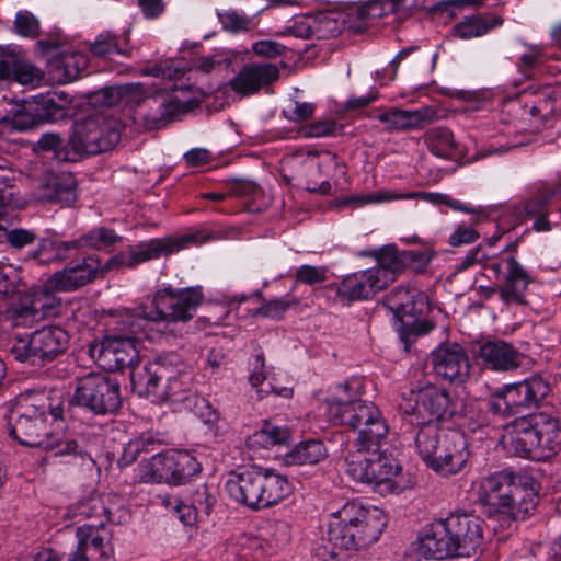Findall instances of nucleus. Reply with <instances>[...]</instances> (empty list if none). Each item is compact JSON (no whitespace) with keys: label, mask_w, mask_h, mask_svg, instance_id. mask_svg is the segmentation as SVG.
Here are the masks:
<instances>
[{"label":"nucleus","mask_w":561,"mask_h":561,"mask_svg":"<svg viewBox=\"0 0 561 561\" xmlns=\"http://www.w3.org/2000/svg\"><path fill=\"white\" fill-rule=\"evenodd\" d=\"M388 304L402 323L401 336L405 343L430 333L434 325L424 317L430 310L427 296L415 288L397 287L388 296Z\"/></svg>","instance_id":"13"},{"label":"nucleus","mask_w":561,"mask_h":561,"mask_svg":"<svg viewBox=\"0 0 561 561\" xmlns=\"http://www.w3.org/2000/svg\"><path fill=\"white\" fill-rule=\"evenodd\" d=\"M59 35H54L49 41H37V48L41 55L47 59L48 79L57 84H62L77 79L80 72L87 67L88 60L80 53H56L48 55L59 48Z\"/></svg>","instance_id":"19"},{"label":"nucleus","mask_w":561,"mask_h":561,"mask_svg":"<svg viewBox=\"0 0 561 561\" xmlns=\"http://www.w3.org/2000/svg\"><path fill=\"white\" fill-rule=\"evenodd\" d=\"M420 197L426 202H430L434 205H446L454 210L463 211L468 214H474L479 216L485 217V210L482 207H469L462 204L458 199H454L446 194L440 193H431V192H413L404 195H393L389 192H376L369 194H360V195H352L350 197H345L340 202V205L343 207H362L367 204H377L389 202L397 198H416Z\"/></svg>","instance_id":"20"},{"label":"nucleus","mask_w":561,"mask_h":561,"mask_svg":"<svg viewBox=\"0 0 561 561\" xmlns=\"http://www.w3.org/2000/svg\"><path fill=\"white\" fill-rule=\"evenodd\" d=\"M14 32L22 37H35V18L28 11H19L13 22Z\"/></svg>","instance_id":"61"},{"label":"nucleus","mask_w":561,"mask_h":561,"mask_svg":"<svg viewBox=\"0 0 561 561\" xmlns=\"http://www.w3.org/2000/svg\"><path fill=\"white\" fill-rule=\"evenodd\" d=\"M480 221L479 218L474 219L472 225H467L465 222L459 224L456 229L450 233L448 238V243L451 247H459L462 244H471L476 242L480 234L474 229L473 225H477Z\"/></svg>","instance_id":"55"},{"label":"nucleus","mask_w":561,"mask_h":561,"mask_svg":"<svg viewBox=\"0 0 561 561\" xmlns=\"http://www.w3.org/2000/svg\"><path fill=\"white\" fill-rule=\"evenodd\" d=\"M204 294L202 287H186L175 289L171 286L159 289L152 298V309L140 306L135 310L139 317L149 322H188L202 305Z\"/></svg>","instance_id":"9"},{"label":"nucleus","mask_w":561,"mask_h":561,"mask_svg":"<svg viewBox=\"0 0 561 561\" xmlns=\"http://www.w3.org/2000/svg\"><path fill=\"white\" fill-rule=\"evenodd\" d=\"M158 443L159 440L156 439L152 434L146 433L131 439L126 447V451L133 456V459H136L137 455L140 453L154 451V446Z\"/></svg>","instance_id":"63"},{"label":"nucleus","mask_w":561,"mask_h":561,"mask_svg":"<svg viewBox=\"0 0 561 561\" xmlns=\"http://www.w3.org/2000/svg\"><path fill=\"white\" fill-rule=\"evenodd\" d=\"M479 356L493 370L510 371L522 365L523 355L510 343L490 341L480 346Z\"/></svg>","instance_id":"29"},{"label":"nucleus","mask_w":561,"mask_h":561,"mask_svg":"<svg viewBox=\"0 0 561 561\" xmlns=\"http://www.w3.org/2000/svg\"><path fill=\"white\" fill-rule=\"evenodd\" d=\"M124 88H131L124 93L123 103L126 105H140L146 101L145 89L141 83H127ZM149 112L137 113L136 122L147 130L160 129L167 126L180 113H184V105L178 98L161 94L147 99Z\"/></svg>","instance_id":"17"},{"label":"nucleus","mask_w":561,"mask_h":561,"mask_svg":"<svg viewBox=\"0 0 561 561\" xmlns=\"http://www.w3.org/2000/svg\"><path fill=\"white\" fill-rule=\"evenodd\" d=\"M435 115L436 112L432 107L415 111L392 107L378 114L377 118L386 125L388 131H400L423 127L431 123Z\"/></svg>","instance_id":"30"},{"label":"nucleus","mask_w":561,"mask_h":561,"mask_svg":"<svg viewBox=\"0 0 561 561\" xmlns=\"http://www.w3.org/2000/svg\"><path fill=\"white\" fill-rule=\"evenodd\" d=\"M502 283L493 287H481L484 298L499 294L505 305H526V291L534 282L530 273L513 255L491 262L484 266Z\"/></svg>","instance_id":"15"},{"label":"nucleus","mask_w":561,"mask_h":561,"mask_svg":"<svg viewBox=\"0 0 561 561\" xmlns=\"http://www.w3.org/2000/svg\"><path fill=\"white\" fill-rule=\"evenodd\" d=\"M327 457V449L320 440H307L298 444L288 455L291 465H314Z\"/></svg>","instance_id":"42"},{"label":"nucleus","mask_w":561,"mask_h":561,"mask_svg":"<svg viewBox=\"0 0 561 561\" xmlns=\"http://www.w3.org/2000/svg\"><path fill=\"white\" fill-rule=\"evenodd\" d=\"M386 526V515L378 507L347 502L332 514L318 553L324 561H333L343 551L366 549L378 541Z\"/></svg>","instance_id":"2"},{"label":"nucleus","mask_w":561,"mask_h":561,"mask_svg":"<svg viewBox=\"0 0 561 561\" xmlns=\"http://www.w3.org/2000/svg\"><path fill=\"white\" fill-rule=\"evenodd\" d=\"M35 331L26 333L25 335H15L14 344L11 347V353L19 362H25L35 354L33 348V337Z\"/></svg>","instance_id":"59"},{"label":"nucleus","mask_w":561,"mask_h":561,"mask_svg":"<svg viewBox=\"0 0 561 561\" xmlns=\"http://www.w3.org/2000/svg\"><path fill=\"white\" fill-rule=\"evenodd\" d=\"M478 502L489 514L502 513L513 519H524L536 507L537 482L526 474L495 472L479 481Z\"/></svg>","instance_id":"3"},{"label":"nucleus","mask_w":561,"mask_h":561,"mask_svg":"<svg viewBox=\"0 0 561 561\" xmlns=\"http://www.w3.org/2000/svg\"><path fill=\"white\" fill-rule=\"evenodd\" d=\"M482 520L471 514H451L431 525L421 539V551L435 559L471 557L483 541Z\"/></svg>","instance_id":"4"},{"label":"nucleus","mask_w":561,"mask_h":561,"mask_svg":"<svg viewBox=\"0 0 561 561\" xmlns=\"http://www.w3.org/2000/svg\"><path fill=\"white\" fill-rule=\"evenodd\" d=\"M424 142L428 150L440 158H451L457 144L453 133L445 127H434L424 134Z\"/></svg>","instance_id":"41"},{"label":"nucleus","mask_w":561,"mask_h":561,"mask_svg":"<svg viewBox=\"0 0 561 561\" xmlns=\"http://www.w3.org/2000/svg\"><path fill=\"white\" fill-rule=\"evenodd\" d=\"M399 409L404 420L417 430L437 425V421L461 414L449 393L435 386H427L417 392H411L409 397H402Z\"/></svg>","instance_id":"10"},{"label":"nucleus","mask_w":561,"mask_h":561,"mask_svg":"<svg viewBox=\"0 0 561 561\" xmlns=\"http://www.w3.org/2000/svg\"><path fill=\"white\" fill-rule=\"evenodd\" d=\"M295 279L309 286L321 284L328 279V268L305 264L297 268Z\"/></svg>","instance_id":"54"},{"label":"nucleus","mask_w":561,"mask_h":561,"mask_svg":"<svg viewBox=\"0 0 561 561\" xmlns=\"http://www.w3.org/2000/svg\"><path fill=\"white\" fill-rule=\"evenodd\" d=\"M37 411H39V417L43 423L50 422L51 424H55L58 430H62L64 409L61 389H58L55 385H44L43 391L41 392L39 405H37Z\"/></svg>","instance_id":"37"},{"label":"nucleus","mask_w":561,"mask_h":561,"mask_svg":"<svg viewBox=\"0 0 561 561\" xmlns=\"http://www.w3.org/2000/svg\"><path fill=\"white\" fill-rule=\"evenodd\" d=\"M336 130V124L333 121L313 122L300 129V134L307 138L325 137L333 135Z\"/></svg>","instance_id":"64"},{"label":"nucleus","mask_w":561,"mask_h":561,"mask_svg":"<svg viewBox=\"0 0 561 561\" xmlns=\"http://www.w3.org/2000/svg\"><path fill=\"white\" fill-rule=\"evenodd\" d=\"M386 287L387 276L368 268L350 274L341 282L330 284L328 288L334 291L336 302L348 306L357 300L370 299Z\"/></svg>","instance_id":"18"},{"label":"nucleus","mask_w":561,"mask_h":561,"mask_svg":"<svg viewBox=\"0 0 561 561\" xmlns=\"http://www.w3.org/2000/svg\"><path fill=\"white\" fill-rule=\"evenodd\" d=\"M377 264L370 271L382 272L387 276V286L396 278V274L404 268L402 253L396 247L387 245L374 252Z\"/></svg>","instance_id":"40"},{"label":"nucleus","mask_w":561,"mask_h":561,"mask_svg":"<svg viewBox=\"0 0 561 561\" xmlns=\"http://www.w3.org/2000/svg\"><path fill=\"white\" fill-rule=\"evenodd\" d=\"M556 191L550 187L538 188L531 196L514 204L510 208L514 225L522 224L526 218L549 214V203Z\"/></svg>","instance_id":"34"},{"label":"nucleus","mask_w":561,"mask_h":561,"mask_svg":"<svg viewBox=\"0 0 561 561\" xmlns=\"http://www.w3.org/2000/svg\"><path fill=\"white\" fill-rule=\"evenodd\" d=\"M226 490L236 502L259 511L282 502L293 488L285 476L270 469L250 467L230 472Z\"/></svg>","instance_id":"6"},{"label":"nucleus","mask_w":561,"mask_h":561,"mask_svg":"<svg viewBox=\"0 0 561 561\" xmlns=\"http://www.w3.org/2000/svg\"><path fill=\"white\" fill-rule=\"evenodd\" d=\"M415 447L427 467L445 477L461 471L469 459L467 438L455 428L421 427L415 434Z\"/></svg>","instance_id":"7"},{"label":"nucleus","mask_w":561,"mask_h":561,"mask_svg":"<svg viewBox=\"0 0 561 561\" xmlns=\"http://www.w3.org/2000/svg\"><path fill=\"white\" fill-rule=\"evenodd\" d=\"M34 431L35 422L33 415L20 414L9 425V435L22 446H34L32 442Z\"/></svg>","instance_id":"48"},{"label":"nucleus","mask_w":561,"mask_h":561,"mask_svg":"<svg viewBox=\"0 0 561 561\" xmlns=\"http://www.w3.org/2000/svg\"><path fill=\"white\" fill-rule=\"evenodd\" d=\"M76 515L89 519L87 523L79 528H85V535L89 537H95V534L106 533L102 528L107 522H114L113 511L110 506V496H92L84 501L79 502L76 505Z\"/></svg>","instance_id":"27"},{"label":"nucleus","mask_w":561,"mask_h":561,"mask_svg":"<svg viewBox=\"0 0 561 561\" xmlns=\"http://www.w3.org/2000/svg\"><path fill=\"white\" fill-rule=\"evenodd\" d=\"M232 64V57L227 53L219 51L209 56L196 57L193 61L194 68L204 73L221 72Z\"/></svg>","instance_id":"50"},{"label":"nucleus","mask_w":561,"mask_h":561,"mask_svg":"<svg viewBox=\"0 0 561 561\" xmlns=\"http://www.w3.org/2000/svg\"><path fill=\"white\" fill-rule=\"evenodd\" d=\"M370 453V484L378 485L381 483H388L396 477L401 467L398 461L378 451Z\"/></svg>","instance_id":"39"},{"label":"nucleus","mask_w":561,"mask_h":561,"mask_svg":"<svg viewBox=\"0 0 561 561\" xmlns=\"http://www.w3.org/2000/svg\"><path fill=\"white\" fill-rule=\"evenodd\" d=\"M131 50L128 36L118 37L108 32L99 34L90 44V51L93 56L110 60L116 56L129 58Z\"/></svg>","instance_id":"36"},{"label":"nucleus","mask_w":561,"mask_h":561,"mask_svg":"<svg viewBox=\"0 0 561 561\" xmlns=\"http://www.w3.org/2000/svg\"><path fill=\"white\" fill-rule=\"evenodd\" d=\"M46 438L37 444L43 447L50 456L83 455L82 448L76 439H62L58 434L46 433Z\"/></svg>","instance_id":"46"},{"label":"nucleus","mask_w":561,"mask_h":561,"mask_svg":"<svg viewBox=\"0 0 561 561\" xmlns=\"http://www.w3.org/2000/svg\"><path fill=\"white\" fill-rule=\"evenodd\" d=\"M13 294L15 298L4 311L5 319L10 320L14 327L31 328L35 323L34 293L18 288Z\"/></svg>","instance_id":"35"},{"label":"nucleus","mask_w":561,"mask_h":561,"mask_svg":"<svg viewBox=\"0 0 561 561\" xmlns=\"http://www.w3.org/2000/svg\"><path fill=\"white\" fill-rule=\"evenodd\" d=\"M492 28V25H489L488 22L480 16L468 19L461 23H458L454 26L455 36L469 39L473 37L481 36L485 34L489 30Z\"/></svg>","instance_id":"52"},{"label":"nucleus","mask_w":561,"mask_h":561,"mask_svg":"<svg viewBox=\"0 0 561 561\" xmlns=\"http://www.w3.org/2000/svg\"><path fill=\"white\" fill-rule=\"evenodd\" d=\"M215 503L216 497L210 493L208 486L205 484L198 485L192 493L191 504L196 507L199 514L209 516Z\"/></svg>","instance_id":"58"},{"label":"nucleus","mask_w":561,"mask_h":561,"mask_svg":"<svg viewBox=\"0 0 561 561\" xmlns=\"http://www.w3.org/2000/svg\"><path fill=\"white\" fill-rule=\"evenodd\" d=\"M71 102V96L65 91H48L37 95V124L66 118Z\"/></svg>","instance_id":"32"},{"label":"nucleus","mask_w":561,"mask_h":561,"mask_svg":"<svg viewBox=\"0 0 561 561\" xmlns=\"http://www.w3.org/2000/svg\"><path fill=\"white\" fill-rule=\"evenodd\" d=\"M217 15L226 32L237 34L252 30V18L239 14L234 10L218 12Z\"/></svg>","instance_id":"51"},{"label":"nucleus","mask_w":561,"mask_h":561,"mask_svg":"<svg viewBox=\"0 0 561 561\" xmlns=\"http://www.w3.org/2000/svg\"><path fill=\"white\" fill-rule=\"evenodd\" d=\"M121 139L118 123L102 115H89L72 124L69 135L70 157L75 161L83 156L111 150Z\"/></svg>","instance_id":"11"},{"label":"nucleus","mask_w":561,"mask_h":561,"mask_svg":"<svg viewBox=\"0 0 561 561\" xmlns=\"http://www.w3.org/2000/svg\"><path fill=\"white\" fill-rule=\"evenodd\" d=\"M68 333L57 325H47L37 329V357L43 364L61 355L68 346Z\"/></svg>","instance_id":"33"},{"label":"nucleus","mask_w":561,"mask_h":561,"mask_svg":"<svg viewBox=\"0 0 561 561\" xmlns=\"http://www.w3.org/2000/svg\"><path fill=\"white\" fill-rule=\"evenodd\" d=\"M511 448L520 458L546 461L561 451V421L548 413H535L516 421Z\"/></svg>","instance_id":"8"},{"label":"nucleus","mask_w":561,"mask_h":561,"mask_svg":"<svg viewBox=\"0 0 561 561\" xmlns=\"http://www.w3.org/2000/svg\"><path fill=\"white\" fill-rule=\"evenodd\" d=\"M11 126L18 131H26L35 126V113L31 107L21 106L11 117Z\"/></svg>","instance_id":"62"},{"label":"nucleus","mask_w":561,"mask_h":561,"mask_svg":"<svg viewBox=\"0 0 561 561\" xmlns=\"http://www.w3.org/2000/svg\"><path fill=\"white\" fill-rule=\"evenodd\" d=\"M71 403L95 415L115 413L122 405L119 382L104 373H89L78 377Z\"/></svg>","instance_id":"12"},{"label":"nucleus","mask_w":561,"mask_h":561,"mask_svg":"<svg viewBox=\"0 0 561 561\" xmlns=\"http://www.w3.org/2000/svg\"><path fill=\"white\" fill-rule=\"evenodd\" d=\"M165 504L174 511L184 525L191 526L196 523L199 512L191 503L186 504L175 496H169Z\"/></svg>","instance_id":"56"},{"label":"nucleus","mask_w":561,"mask_h":561,"mask_svg":"<svg viewBox=\"0 0 561 561\" xmlns=\"http://www.w3.org/2000/svg\"><path fill=\"white\" fill-rule=\"evenodd\" d=\"M279 78V69L274 64L251 62L241 67L239 72L230 80L233 92L242 96L259 92Z\"/></svg>","instance_id":"24"},{"label":"nucleus","mask_w":561,"mask_h":561,"mask_svg":"<svg viewBox=\"0 0 561 561\" xmlns=\"http://www.w3.org/2000/svg\"><path fill=\"white\" fill-rule=\"evenodd\" d=\"M537 99L530 104L529 113L534 117H540L546 121L556 110V90L550 85L538 88L534 91Z\"/></svg>","instance_id":"45"},{"label":"nucleus","mask_w":561,"mask_h":561,"mask_svg":"<svg viewBox=\"0 0 561 561\" xmlns=\"http://www.w3.org/2000/svg\"><path fill=\"white\" fill-rule=\"evenodd\" d=\"M121 240L113 229L100 227L72 241L73 248L103 249Z\"/></svg>","instance_id":"44"},{"label":"nucleus","mask_w":561,"mask_h":561,"mask_svg":"<svg viewBox=\"0 0 561 561\" xmlns=\"http://www.w3.org/2000/svg\"><path fill=\"white\" fill-rule=\"evenodd\" d=\"M291 302L293 300H290L288 297L273 299L257 308L254 312V316L280 319L286 310L290 307Z\"/></svg>","instance_id":"60"},{"label":"nucleus","mask_w":561,"mask_h":561,"mask_svg":"<svg viewBox=\"0 0 561 561\" xmlns=\"http://www.w3.org/2000/svg\"><path fill=\"white\" fill-rule=\"evenodd\" d=\"M201 471L196 458L187 451L158 453L141 466L140 479L146 483L186 482Z\"/></svg>","instance_id":"16"},{"label":"nucleus","mask_w":561,"mask_h":561,"mask_svg":"<svg viewBox=\"0 0 561 561\" xmlns=\"http://www.w3.org/2000/svg\"><path fill=\"white\" fill-rule=\"evenodd\" d=\"M550 392L549 382L541 376L534 375L520 382L504 386L491 394L486 405L495 415L510 416L523 408L538 405Z\"/></svg>","instance_id":"14"},{"label":"nucleus","mask_w":561,"mask_h":561,"mask_svg":"<svg viewBox=\"0 0 561 561\" xmlns=\"http://www.w3.org/2000/svg\"><path fill=\"white\" fill-rule=\"evenodd\" d=\"M174 252H176V247L170 239H151L121 251L106 262V268L112 270L119 266L134 268L139 264L169 256Z\"/></svg>","instance_id":"23"},{"label":"nucleus","mask_w":561,"mask_h":561,"mask_svg":"<svg viewBox=\"0 0 561 561\" xmlns=\"http://www.w3.org/2000/svg\"><path fill=\"white\" fill-rule=\"evenodd\" d=\"M0 80L12 78L21 84L34 81L35 67L25 59L23 51L0 46Z\"/></svg>","instance_id":"31"},{"label":"nucleus","mask_w":561,"mask_h":561,"mask_svg":"<svg viewBox=\"0 0 561 561\" xmlns=\"http://www.w3.org/2000/svg\"><path fill=\"white\" fill-rule=\"evenodd\" d=\"M73 249L71 242H59L56 239H42L37 247V261L50 263L66 257L67 252Z\"/></svg>","instance_id":"47"},{"label":"nucleus","mask_w":561,"mask_h":561,"mask_svg":"<svg viewBox=\"0 0 561 561\" xmlns=\"http://www.w3.org/2000/svg\"><path fill=\"white\" fill-rule=\"evenodd\" d=\"M108 270L101 265L96 255L83 259L81 263L69 265L60 272L54 273L47 280V287L58 291L78 289L98 277H103Z\"/></svg>","instance_id":"22"},{"label":"nucleus","mask_w":561,"mask_h":561,"mask_svg":"<svg viewBox=\"0 0 561 561\" xmlns=\"http://www.w3.org/2000/svg\"><path fill=\"white\" fill-rule=\"evenodd\" d=\"M85 528H77V549L67 561H115L110 533L85 535Z\"/></svg>","instance_id":"26"},{"label":"nucleus","mask_w":561,"mask_h":561,"mask_svg":"<svg viewBox=\"0 0 561 561\" xmlns=\"http://www.w3.org/2000/svg\"><path fill=\"white\" fill-rule=\"evenodd\" d=\"M431 366L437 378L461 385L470 374L469 358L457 343L440 344L431 353Z\"/></svg>","instance_id":"21"},{"label":"nucleus","mask_w":561,"mask_h":561,"mask_svg":"<svg viewBox=\"0 0 561 561\" xmlns=\"http://www.w3.org/2000/svg\"><path fill=\"white\" fill-rule=\"evenodd\" d=\"M54 288L47 287V282L44 285L41 294L37 293V302H41V311L43 318L56 317L61 310V300L49 291Z\"/></svg>","instance_id":"57"},{"label":"nucleus","mask_w":561,"mask_h":561,"mask_svg":"<svg viewBox=\"0 0 561 561\" xmlns=\"http://www.w3.org/2000/svg\"><path fill=\"white\" fill-rule=\"evenodd\" d=\"M77 199L76 180L70 173H46L37 187V203L71 205Z\"/></svg>","instance_id":"25"},{"label":"nucleus","mask_w":561,"mask_h":561,"mask_svg":"<svg viewBox=\"0 0 561 561\" xmlns=\"http://www.w3.org/2000/svg\"><path fill=\"white\" fill-rule=\"evenodd\" d=\"M288 438L289 433L286 428L266 423L261 430L256 431L252 436L249 437L248 444L252 448H270L276 445L285 444Z\"/></svg>","instance_id":"43"},{"label":"nucleus","mask_w":561,"mask_h":561,"mask_svg":"<svg viewBox=\"0 0 561 561\" xmlns=\"http://www.w3.org/2000/svg\"><path fill=\"white\" fill-rule=\"evenodd\" d=\"M141 379L146 387V392L154 396L160 401L175 400V396L181 390L178 377L168 374L163 364L149 363L145 367V374Z\"/></svg>","instance_id":"28"},{"label":"nucleus","mask_w":561,"mask_h":561,"mask_svg":"<svg viewBox=\"0 0 561 561\" xmlns=\"http://www.w3.org/2000/svg\"><path fill=\"white\" fill-rule=\"evenodd\" d=\"M354 382L336 385L325 400L329 420L342 426L358 430L357 450L345 458L346 473L354 481L370 484V453L378 451L389 433V426L379 408L371 401L356 398Z\"/></svg>","instance_id":"1"},{"label":"nucleus","mask_w":561,"mask_h":561,"mask_svg":"<svg viewBox=\"0 0 561 561\" xmlns=\"http://www.w3.org/2000/svg\"><path fill=\"white\" fill-rule=\"evenodd\" d=\"M419 0H368L365 2L367 15L373 23L385 15L397 13L409 15L416 7Z\"/></svg>","instance_id":"38"},{"label":"nucleus","mask_w":561,"mask_h":561,"mask_svg":"<svg viewBox=\"0 0 561 561\" xmlns=\"http://www.w3.org/2000/svg\"><path fill=\"white\" fill-rule=\"evenodd\" d=\"M108 325L112 333L89 346L90 356L113 371L134 366L138 362L136 344L147 336L146 319L136 311L126 310L113 316Z\"/></svg>","instance_id":"5"},{"label":"nucleus","mask_w":561,"mask_h":561,"mask_svg":"<svg viewBox=\"0 0 561 561\" xmlns=\"http://www.w3.org/2000/svg\"><path fill=\"white\" fill-rule=\"evenodd\" d=\"M345 16L347 28L353 33H363L373 25V21L367 15L365 3L350 7Z\"/></svg>","instance_id":"53"},{"label":"nucleus","mask_w":561,"mask_h":561,"mask_svg":"<svg viewBox=\"0 0 561 561\" xmlns=\"http://www.w3.org/2000/svg\"><path fill=\"white\" fill-rule=\"evenodd\" d=\"M37 149L43 151H53L54 157L60 161L75 162V158L70 157L72 153L70 152L69 141L65 145L59 134H43L37 140Z\"/></svg>","instance_id":"49"}]
</instances>
